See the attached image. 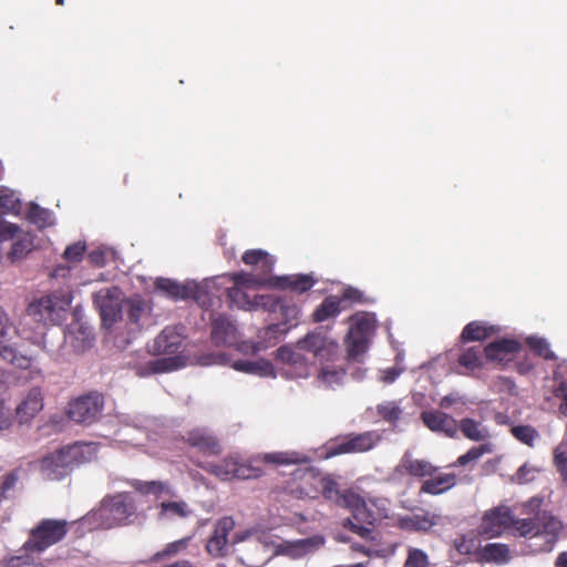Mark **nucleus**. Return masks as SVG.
Returning <instances> with one entry per match:
<instances>
[{
	"label": "nucleus",
	"instance_id": "nucleus-1",
	"mask_svg": "<svg viewBox=\"0 0 567 567\" xmlns=\"http://www.w3.org/2000/svg\"><path fill=\"white\" fill-rule=\"evenodd\" d=\"M308 457L297 452H274L254 456L249 463H241L238 457L229 456L219 463H207L202 467L210 474H214L223 481L231 478L249 480L256 478L262 474L258 463L267 464H297L308 462Z\"/></svg>",
	"mask_w": 567,
	"mask_h": 567
},
{
	"label": "nucleus",
	"instance_id": "nucleus-2",
	"mask_svg": "<svg viewBox=\"0 0 567 567\" xmlns=\"http://www.w3.org/2000/svg\"><path fill=\"white\" fill-rule=\"evenodd\" d=\"M540 505L542 501L537 498L525 503L524 508L534 513V517L515 518L513 516L511 528L514 529L515 535L539 540V543H535L536 551H550L563 529V524L553 515L540 512Z\"/></svg>",
	"mask_w": 567,
	"mask_h": 567
},
{
	"label": "nucleus",
	"instance_id": "nucleus-3",
	"mask_svg": "<svg viewBox=\"0 0 567 567\" xmlns=\"http://www.w3.org/2000/svg\"><path fill=\"white\" fill-rule=\"evenodd\" d=\"M338 344L320 332L308 333L303 339L291 348L280 347L277 350V359L296 369V375L306 378L308 375L309 358L305 352L311 353L312 358L322 360L331 359L337 352Z\"/></svg>",
	"mask_w": 567,
	"mask_h": 567
},
{
	"label": "nucleus",
	"instance_id": "nucleus-4",
	"mask_svg": "<svg viewBox=\"0 0 567 567\" xmlns=\"http://www.w3.org/2000/svg\"><path fill=\"white\" fill-rule=\"evenodd\" d=\"M136 506L128 493L104 497L101 505L82 518V524L91 529H110L127 525L135 516Z\"/></svg>",
	"mask_w": 567,
	"mask_h": 567
},
{
	"label": "nucleus",
	"instance_id": "nucleus-5",
	"mask_svg": "<svg viewBox=\"0 0 567 567\" xmlns=\"http://www.w3.org/2000/svg\"><path fill=\"white\" fill-rule=\"evenodd\" d=\"M94 457L93 443H75L44 456L40 463V471L44 478L59 481L65 477L74 466L90 462Z\"/></svg>",
	"mask_w": 567,
	"mask_h": 567
},
{
	"label": "nucleus",
	"instance_id": "nucleus-6",
	"mask_svg": "<svg viewBox=\"0 0 567 567\" xmlns=\"http://www.w3.org/2000/svg\"><path fill=\"white\" fill-rule=\"evenodd\" d=\"M71 302L72 296L70 292H54L31 302L25 317L43 326L58 324L64 319Z\"/></svg>",
	"mask_w": 567,
	"mask_h": 567
},
{
	"label": "nucleus",
	"instance_id": "nucleus-7",
	"mask_svg": "<svg viewBox=\"0 0 567 567\" xmlns=\"http://www.w3.org/2000/svg\"><path fill=\"white\" fill-rule=\"evenodd\" d=\"M68 527L69 523L64 519H42L30 530L25 548L43 553L50 546L62 540L68 533Z\"/></svg>",
	"mask_w": 567,
	"mask_h": 567
},
{
	"label": "nucleus",
	"instance_id": "nucleus-8",
	"mask_svg": "<svg viewBox=\"0 0 567 567\" xmlns=\"http://www.w3.org/2000/svg\"><path fill=\"white\" fill-rule=\"evenodd\" d=\"M18 336L25 339L31 338V334L28 333L24 329L14 327L6 311L0 307V357L2 360L19 369H27L31 364V359L27 355L18 353L13 347L4 344Z\"/></svg>",
	"mask_w": 567,
	"mask_h": 567
},
{
	"label": "nucleus",
	"instance_id": "nucleus-9",
	"mask_svg": "<svg viewBox=\"0 0 567 567\" xmlns=\"http://www.w3.org/2000/svg\"><path fill=\"white\" fill-rule=\"evenodd\" d=\"M93 302L105 328H111L121 319L124 296L118 287L112 286L100 289L94 293Z\"/></svg>",
	"mask_w": 567,
	"mask_h": 567
},
{
	"label": "nucleus",
	"instance_id": "nucleus-10",
	"mask_svg": "<svg viewBox=\"0 0 567 567\" xmlns=\"http://www.w3.org/2000/svg\"><path fill=\"white\" fill-rule=\"evenodd\" d=\"M102 405V398L99 394H90L72 401L66 414L76 423L91 424L100 415Z\"/></svg>",
	"mask_w": 567,
	"mask_h": 567
},
{
	"label": "nucleus",
	"instance_id": "nucleus-11",
	"mask_svg": "<svg viewBox=\"0 0 567 567\" xmlns=\"http://www.w3.org/2000/svg\"><path fill=\"white\" fill-rule=\"evenodd\" d=\"M383 513L377 506L375 502L357 495V522L367 524L368 526H360L357 524V535L365 539H375L374 524L382 519Z\"/></svg>",
	"mask_w": 567,
	"mask_h": 567
},
{
	"label": "nucleus",
	"instance_id": "nucleus-12",
	"mask_svg": "<svg viewBox=\"0 0 567 567\" xmlns=\"http://www.w3.org/2000/svg\"><path fill=\"white\" fill-rule=\"evenodd\" d=\"M378 327L375 313L357 311V364L369 350Z\"/></svg>",
	"mask_w": 567,
	"mask_h": 567
},
{
	"label": "nucleus",
	"instance_id": "nucleus-13",
	"mask_svg": "<svg viewBox=\"0 0 567 567\" xmlns=\"http://www.w3.org/2000/svg\"><path fill=\"white\" fill-rule=\"evenodd\" d=\"M235 528V520L230 516L218 519L213 535L209 537L206 549L214 557H224L229 551L228 535Z\"/></svg>",
	"mask_w": 567,
	"mask_h": 567
},
{
	"label": "nucleus",
	"instance_id": "nucleus-14",
	"mask_svg": "<svg viewBox=\"0 0 567 567\" xmlns=\"http://www.w3.org/2000/svg\"><path fill=\"white\" fill-rule=\"evenodd\" d=\"M513 524V515L506 507H498L487 512L482 519L481 534L488 537L501 536Z\"/></svg>",
	"mask_w": 567,
	"mask_h": 567
},
{
	"label": "nucleus",
	"instance_id": "nucleus-15",
	"mask_svg": "<svg viewBox=\"0 0 567 567\" xmlns=\"http://www.w3.org/2000/svg\"><path fill=\"white\" fill-rule=\"evenodd\" d=\"M183 326H168L154 339L151 351L154 354H174L178 352L184 340Z\"/></svg>",
	"mask_w": 567,
	"mask_h": 567
},
{
	"label": "nucleus",
	"instance_id": "nucleus-16",
	"mask_svg": "<svg viewBox=\"0 0 567 567\" xmlns=\"http://www.w3.org/2000/svg\"><path fill=\"white\" fill-rule=\"evenodd\" d=\"M485 351L481 344L462 346L457 355L458 373L463 375H475L484 368Z\"/></svg>",
	"mask_w": 567,
	"mask_h": 567
},
{
	"label": "nucleus",
	"instance_id": "nucleus-17",
	"mask_svg": "<svg viewBox=\"0 0 567 567\" xmlns=\"http://www.w3.org/2000/svg\"><path fill=\"white\" fill-rule=\"evenodd\" d=\"M209 282H205L203 287H199L195 282H188L182 285L175 280L167 278H157L155 281V288L163 295L172 299H187V298H199V292L205 287H208Z\"/></svg>",
	"mask_w": 567,
	"mask_h": 567
},
{
	"label": "nucleus",
	"instance_id": "nucleus-18",
	"mask_svg": "<svg viewBox=\"0 0 567 567\" xmlns=\"http://www.w3.org/2000/svg\"><path fill=\"white\" fill-rule=\"evenodd\" d=\"M43 409V394L40 388H31L16 408V415L20 424L30 423Z\"/></svg>",
	"mask_w": 567,
	"mask_h": 567
},
{
	"label": "nucleus",
	"instance_id": "nucleus-19",
	"mask_svg": "<svg viewBox=\"0 0 567 567\" xmlns=\"http://www.w3.org/2000/svg\"><path fill=\"white\" fill-rule=\"evenodd\" d=\"M269 295H254L250 296L249 290L233 284L228 288V298L231 305L244 310H265Z\"/></svg>",
	"mask_w": 567,
	"mask_h": 567
},
{
	"label": "nucleus",
	"instance_id": "nucleus-20",
	"mask_svg": "<svg viewBox=\"0 0 567 567\" xmlns=\"http://www.w3.org/2000/svg\"><path fill=\"white\" fill-rule=\"evenodd\" d=\"M423 423L433 432H442L449 437L457 434V422L441 411H424L421 414Z\"/></svg>",
	"mask_w": 567,
	"mask_h": 567
},
{
	"label": "nucleus",
	"instance_id": "nucleus-21",
	"mask_svg": "<svg viewBox=\"0 0 567 567\" xmlns=\"http://www.w3.org/2000/svg\"><path fill=\"white\" fill-rule=\"evenodd\" d=\"M186 442L199 452L216 455L221 452L217 437L207 429L196 427L187 433Z\"/></svg>",
	"mask_w": 567,
	"mask_h": 567
},
{
	"label": "nucleus",
	"instance_id": "nucleus-22",
	"mask_svg": "<svg viewBox=\"0 0 567 567\" xmlns=\"http://www.w3.org/2000/svg\"><path fill=\"white\" fill-rule=\"evenodd\" d=\"M522 344L514 339H501L484 347L486 361L505 362L511 360V355L518 352Z\"/></svg>",
	"mask_w": 567,
	"mask_h": 567
},
{
	"label": "nucleus",
	"instance_id": "nucleus-23",
	"mask_svg": "<svg viewBox=\"0 0 567 567\" xmlns=\"http://www.w3.org/2000/svg\"><path fill=\"white\" fill-rule=\"evenodd\" d=\"M316 487L326 499L333 501L340 506L352 508L354 505V494L351 491L340 494L337 483L330 477L316 478Z\"/></svg>",
	"mask_w": 567,
	"mask_h": 567
},
{
	"label": "nucleus",
	"instance_id": "nucleus-24",
	"mask_svg": "<svg viewBox=\"0 0 567 567\" xmlns=\"http://www.w3.org/2000/svg\"><path fill=\"white\" fill-rule=\"evenodd\" d=\"M265 310L270 313H279L284 319L285 328H291L296 326L299 319L300 309L295 303H288L278 297L269 295Z\"/></svg>",
	"mask_w": 567,
	"mask_h": 567
},
{
	"label": "nucleus",
	"instance_id": "nucleus-25",
	"mask_svg": "<svg viewBox=\"0 0 567 567\" xmlns=\"http://www.w3.org/2000/svg\"><path fill=\"white\" fill-rule=\"evenodd\" d=\"M212 339L217 346H231L237 340L235 324L225 316L213 318Z\"/></svg>",
	"mask_w": 567,
	"mask_h": 567
},
{
	"label": "nucleus",
	"instance_id": "nucleus-26",
	"mask_svg": "<svg viewBox=\"0 0 567 567\" xmlns=\"http://www.w3.org/2000/svg\"><path fill=\"white\" fill-rule=\"evenodd\" d=\"M405 474L413 477H432L437 467L426 460H419L412 457L410 452L404 453L399 465Z\"/></svg>",
	"mask_w": 567,
	"mask_h": 567
},
{
	"label": "nucleus",
	"instance_id": "nucleus-27",
	"mask_svg": "<svg viewBox=\"0 0 567 567\" xmlns=\"http://www.w3.org/2000/svg\"><path fill=\"white\" fill-rule=\"evenodd\" d=\"M272 287L288 289L293 292L302 293L310 290L316 280L311 275L293 274L281 277H272Z\"/></svg>",
	"mask_w": 567,
	"mask_h": 567
},
{
	"label": "nucleus",
	"instance_id": "nucleus-28",
	"mask_svg": "<svg viewBox=\"0 0 567 567\" xmlns=\"http://www.w3.org/2000/svg\"><path fill=\"white\" fill-rule=\"evenodd\" d=\"M457 483V476L454 473H444L437 476H432L425 480L421 487L420 493L429 494V495H440L452 487H454Z\"/></svg>",
	"mask_w": 567,
	"mask_h": 567
},
{
	"label": "nucleus",
	"instance_id": "nucleus-29",
	"mask_svg": "<svg viewBox=\"0 0 567 567\" xmlns=\"http://www.w3.org/2000/svg\"><path fill=\"white\" fill-rule=\"evenodd\" d=\"M281 323H272L258 333V341L252 344V353H257L275 346L287 332Z\"/></svg>",
	"mask_w": 567,
	"mask_h": 567
},
{
	"label": "nucleus",
	"instance_id": "nucleus-30",
	"mask_svg": "<svg viewBox=\"0 0 567 567\" xmlns=\"http://www.w3.org/2000/svg\"><path fill=\"white\" fill-rule=\"evenodd\" d=\"M231 368L239 372L255 374L262 378L276 377L271 362L266 359H258L256 361L237 360L231 363Z\"/></svg>",
	"mask_w": 567,
	"mask_h": 567
},
{
	"label": "nucleus",
	"instance_id": "nucleus-31",
	"mask_svg": "<svg viewBox=\"0 0 567 567\" xmlns=\"http://www.w3.org/2000/svg\"><path fill=\"white\" fill-rule=\"evenodd\" d=\"M496 332L493 326H488L483 321H472L467 323L460 336L462 343L471 341H484Z\"/></svg>",
	"mask_w": 567,
	"mask_h": 567
},
{
	"label": "nucleus",
	"instance_id": "nucleus-32",
	"mask_svg": "<svg viewBox=\"0 0 567 567\" xmlns=\"http://www.w3.org/2000/svg\"><path fill=\"white\" fill-rule=\"evenodd\" d=\"M158 508V517L161 519L187 518L193 514V509L184 501L162 502Z\"/></svg>",
	"mask_w": 567,
	"mask_h": 567
},
{
	"label": "nucleus",
	"instance_id": "nucleus-33",
	"mask_svg": "<svg viewBox=\"0 0 567 567\" xmlns=\"http://www.w3.org/2000/svg\"><path fill=\"white\" fill-rule=\"evenodd\" d=\"M227 278L235 285L243 287L247 290H257L264 286L272 287V277L265 278L257 275L248 274V272H236L233 275H228Z\"/></svg>",
	"mask_w": 567,
	"mask_h": 567
},
{
	"label": "nucleus",
	"instance_id": "nucleus-34",
	"mask_svg": "<svg viewBox=\"0 0 567 567\" xmlns=\"http://www.w3.org/2000/svg\"><path fill=\"white\" fill-rule=\"evenodd\" d=\"M64 338L72 343L76 351H84L87 347H91L93 341L92 330L80 324L71 326Z\"/></svg>",
	"mask_w": 567,
	"mask_h": 567
},
{
	"label": "nucleus",
	"instance_id": "nucleus-35",
	"mask_svg": "<svg viewBox=\"0 0 567 567\" xmlns=\"http://www.w3.org/2000/svg\"><path fill=\"white\" fill-rule=\"evenodd\" d=\"M42 551H34L33 549H27L25 543L19 550V554L10 557L7 560L9 567H45L41 561L40 555Z\"/></svg>",
	"mask_w": 567,
	"mask_h": 567
},
{
	"label": "nucleus",
	"instance_id": "nucleus-36",
	"mask_svg": "<svg viewBox=\"0 0 567 567\" xmlns=\"http://www.w3.org/2000/svg\"><path fill=\"white\" fill-rule=\"evenodd\" d=\"M243 261L249 266H257L264 275L270 272L275 265L274 257L262 249L247 250L243 255Z\"/></svg>",
	"mask_w": 567,
	"mask_h": 567
},
{
	"label": "nucleus",
	"instance_id": "nucleus-37",
	"mask_svg": "<svg viewBox=\"0 0 567 567\" xmlns=\"http://www.w3.org/2000/svg\"><path fill=\"white\" fill-rule=\"evenodd\" d=\"M18 228H20L18 226ZM12 248L8 255L11 261H17L25 257L33 249V240L29 234L23 233L21 229L17 231L13 238Z\"/></svg>",
	"mask_w": 567,
	"mask_h": 567
},
{
	"label": "nucleus",
	"instance_id": "nucleus-38",
	"mask_svg": "<svg viewBox=\"0 0 567 567\" xmlns=\"http://www.w3.org/2000/svg\"><path fill=\"white\" fill-rule=\"evenodd\" d=\"M132 486L143 493V494H152L156 497H161L163 495L174 496V488L167 482L162 481H133Z\"/></svg>",
	"mask_w": 567,
	"mask_h": 567
},
{
	"label": "nucleus",
	"instance_id": "nucleus-39",
	"mask_svg": "<svg viewBox=\"0 0 567 567\" xmlns=\"http://www.w3.org/2000/svg\"><path fill=\"white\" fill-rule=\"evenodd\" d=\"M437 518L436 515L429 514L413 515L402 519V526L409 530L427 532L437 524Z\"/></svg>",
	"mask_w": 567,
	"mask_h": 567
},
{
	"label": "nucleus",
	"instance_id": "nucleus-40",
	"mask_svg": "<svg viewBox=\"0 0 567 567\" xmlns=\"http://www.w3.org/2000/svg\"><path fill=\"white\" fill-rule=\"evenodd\" d=\"M27 218L39 228L52 226L54 224V216L51 210L40 207L31 203L27 213Z\"/></svg>",
	"mask_w": 567,
	"mask_h": 567
},
{
	"label": "nucleus",
	"instance_id": "nucleus-41",
	"mask_svg": "<svg viewBox=\"0 0 567 567\" xmlns=\"http://www.w3.org/2000/svg\"><path fill=\"white\" fill-rule=\"evenodd\" d=\"M340 312V300L337 297L330 296L315 310L312 317L313 321L322 322L337 316Z\"/></svg>",
	"mask_w": 567,
	"mask_h": 567
},
{
	"label": "nucleus",
	"instance_id": "nucleus-42",
	"mask_svg": "<svg viewBox=\"0 0 567 567\" xmlns=\"http://www.w3.org/2000/svg\"><path fill=\"white\" fill-rule=\"evenodd\" d=\"M127 316L131 322L140 324V321L148 313V305L140 297H133L125 302Z\"/></svg>",
	"mask_w": 567,
	"mask_h": 567
},
{
	"label": "nucleus",
	"instance_id": "nucleus-43",
	"mask_svg": "<svg viewBox=\"0 0 567 567\" xmlns=\"http://www.w3.org/2000/svg\"><path fill=\"white\" fill-rule=\"evenodd\" d=\"M458 430L465 437L472 441H483L487 436V433L481 427V424L470 417L461 420L460 425H457V431Z\"/></svg>",
	"mask_w": 567,
	"mask_h": 567
},
{
	"label": "nucleus",
	"instance_id": "nucleus-44",
	"mask_svg": "<svg viewBox=\"0 0 567 567\" xmlns=\"http://www.w3.org/2000/svg\"><path fill=\"white\" fill-rule=\"evenodd\" d=\"M483 556L488 561L504 564L509 560V548L504 544H487L483 548Z\"/></svg>",
	"mask_w": 567,
	"mask_h": 567
},
{
	"label": "nucleus",
	"instance_id": "nucleus-45",
	"mask_svg": "<svg viewBox=\"0 0 567 567\" xmlns=\"http://www.w3.org/2000/svg\"><path fill=\"white\" fill-rule=\"evenodd\" d=\"M354 451V439L347 437L331 442L322 453L321 457L329 458L343 453H351Z\"/></svg>",
	"mask_w": 567,
	"mask_h": 567
},
{
	"label": "nucleus",
	"instance_id": "nucleus-46",
	"mask_svg": "<svg viewBox=\"0 0 567 567\" xmlns=\"http://www.w3.org/2000/svg\"><path fill=\"white\" fill-rule=\"evenodd\" d=\"M377 412L384 421L389 423H396L403 413L399 402L386 401L377 406Z\"/></svg>",
	"mask_w": 567,
	"mask_h": 567
},
{
	"label": "nucleus",
	"instance_id": "nucleus-47",
	"mask_svg": "<svg viewBox=\"0 0 567 567\" xmlns=\"http://www.w3.org/2000/svg\"><path fill=\"white\" fill-rule=\"evenodd\" d=\"M513 436L519 442L533 447L538 432L532 425H516L511 429Z\"/></svg>",
	"mask_w": 567,
	"mask_h": 567
},
{
	"label": "nucleus",
	"instance_id": "nucleus-48",
	"mask_svg": "<svg viewBox=\"0 0 567 567\" xmlns=\"http://www.w3.org/2000/svg\"><path fill=\"white\" fill-rule=\"evenodd\" d=\"M343 378H344L343 369H337V368H332L330 365L323 367L319 374L320 381L323 382L327 386H331V388L334 385L341 384Z\"/></svg>",
	"mask_w": 567,
	"mask_h": 567
},
{
	"label": "nucleus",
	"instance_id": "nucleus-49",
	"mask_svg": "<svg viewBox=\"0 0 567 567\" xmlns=\"http://www.w3.org/2000/svg\"><path fill=\"white\" fill-rule=\"evenodd\" d=\"M528 347L539 357L546 360L555 359V353L550 350L548 342L543 338L529 337L526 339Z\"/></svg>",
	"mask_w": 567,
	"mask_h": 567
},
{
	"label": "nucleus",
	"instance_id": "nucleus-50",
	"mask_svg": "<svg viewBox=\"0 0 567 567\" xmlns=\"http://www.w3.org/2000/svg\"><path fill=\"white\" fill-rule=\"evenodd\" d=\"M396 364L391 368H386L380 370L379 372V381L384 384H391L396 381V379L405 371V367L401 365L402 357L398 354L395 357Z\"/></svg>",
	"mask_w": 567,
	"mask_h": 567
},
{
	"label": "nucleus",
	"instance_id": "nucleus-51",
	"mask_svg": "<svg viewBox=\"0 0 567 567\" xmlns=\"http://www.w3.org/2000/svg\"><path fill=\"white\" fill-rule=\"evenodd\" d=\"M178 358L155 359L147 363L148 373L173 371L178 368Z\"/></svg>",
	"mask_w": 567,
	"mask_h": 567
},
{
	"label": "nucleus",
	"instance_id": "nucleus-52",
	"mask_svg": "<svg viewBox=\"0 0 567 567\" xmlns=\"http://www.w3.org/2000/svg\"><path fill=\"white\" fill-rule=\"evenodd\" d=\"M491 450L487 445H480L471 447L465 454L457 457L454 465L455 466H465L471 462L477 461L485 453H488Z\"/></svg>",
	"mask_w": 567,
	"mask_h": 567
},
{
	"label": "nucleus",
	"instance_id": "nucleus-53",
	"mask_svg": "<svg viewBox=\"0 0 567 567\" xmlns=\"http://www.w3.org/2000/svg\"><path fill=\"white\" fill-rule=\"evenodd\" d=\"M297 543L305 557L319 550L324 545V538L320 535H316L309 538L298 539Z\"/></svg>",
	"mask_w": 567,
	"mask_h": 567
},
{
	"label": "nucleus",
	"instance_id": "nucleus-54",
	"mask_svg": "<svg viewBox=\"0 0 567 567\" xmlns=\"http://www.w3.org/2000/svg\"><path fill=\"white\" fill-rule=\"evenodd\" d=\"M404 567H429V557L421 549L410 548Z\"/></svg>",
	"mask_w": 567,
	"mask_h": 567
},
{
	"label": "nucleus",
	"instance_id": "nucleus-55",
	"mask_svg": "<svg viewBox=\"0 0 567 567\" xmlns=\"http://www.w3.org/2000/svg\"><path fill=\"white\" fill-rule=\"evenodd\" d=\"M380 436L377 432H365L357 435V452H367L371 450L378 442Z\"/></svg>",
	"mask_w": 567,
	"mask_h": 567
},
{
	"label": "nucleus",
	"instance_id": "nucleus-56",
	"mask_svg": "<svg viewBox=\"0 0 567 567\" xmlns=\"http://www.w3.org/2000/svg\"><path fill=\"white\" fill-rule=\"evenodd\" d=\"M1 208L4 213L19 214L21 209V200L13 192L1 195Z\"/></svg>",
	"mask_w": 567,
	"mask_h": 567
},
{
	"label": "nucleus",
	"instance_id": "nucleus-57",
	"mask_svg": "<svg viewBox=\"0 0 567 567\" xmlns=\"http://www.w3.org/2000/svg\"><path fill=\"white\" fill-rule=\"evenodd\" d=\"M85 248V243L78 241L72 244L65 248L63 257L69 262H79L84 255Z\"/></svg>",
	"mask_w": 567,
	"mask_h": 567
},
{
	"label": "nucleus",
	"instance_id": "nucleus-58",
	"mask_svg": "<svg viewBox=\"0 0 567 567\" xmlns=\"http://www.w3.org/2000/svg\"><path fill=\"white\" fill-rule=\"evenodd\" d=\"M277 551L281 555H285L292 559H299L302 558L303 555L301 554V550L299 548V545L297 540L295 542H284L278 546Z\"/></svg>",
	"mask_w": 567,
	"mask_h": 567
},
{
	"label": "nucleus",
	"instance_id": "nucleus-59",
	"mask_svg": "<svg viewBox=\"0 0 567 567\" xmlns=\"http://www.w3.org/2000/svg\"><path fill=\"white\" fill-rule=\"evenodd\" d=\"M187 542H188V539L185 538V539H181V540H177V542L168 544L163 551L156 553L153 556L152 560L158 561L163 557L172 556V555L177 554L181 549L186 547Z\"/></svg>",
	"mask_w": 567,
	"mask_h": 567
},
{
	"label": "nucleus",
	"instance_id": "nucleus-60",
	"mask_svg": "<svg viewBox=\"0 0 567 567\" xmlns=\"http://www.w3.org/2000/svg\"><path fill=\"white\" fill-rule=\"evenodd\" d=\"M553 395L560 400L559 412L567 416V382H559L558 385L554 389Z\"/></svg>",
	"mask_w": 567,
	"mask_h": 567
},
{
	"label": "nucleus",
	"instance_id": "nucleus-61",
	"mask_svg": "<svg viewBox=\"0 0 567 567\" xmlns=\"http://www.w3.org/2000/svg\"><path fill=\"white\" fill-rule=\"evenodd\" d=\"M554 463L564 481L567 482V455L564 452H555Z\"/></svg>",
	"mask_w": 567,
	"mask_h": 567
},
{
	"label": "nucleus",
	"instance_id": "nucleus-62",
	"mask_svg": "<svg viewBox=\"0 0 567 567\" xmlns=\"http://www.w3.org/2000/svg\"><path fill=\"white\" fill-rule=\"evenodd\" d=\"M18 482V476L16 473H9L3 476V481L0 485V494L2 497H7L8 492L16 485Z\"/></svg>",
	"mask_w": 567,
	"mask_h": 567
},
{
	"label": "nucleus",
	"instance_id": "nucleus-63",
	"mask_svg": "<svg viewBox=\"0 0 567 567\" xmlns=\"http://www.w3.org/2000/svg\"><path fill=\"white\" fill-rule=\"evenodd\" d=\"M12 425V416L8 409L0 405V431H6Z\"/></svg>",
	"mask_w": 567,
	"mask_h": 567
},
{
	"label": "nucleus",
	"instance_id": "nucleus-64",
	"mask_svg": "<svg viewBox=\"0 0 567 567\" xmlns=\"http://www.w3.org/2000/svg\"><path fill=\"white\" fill-rule=\"evenodd\" d=\"M90 261L95 266H103L105 264V252L102 249L93 250L89 254Z\"/></svg>",
	"mask_w": 567,
	"mask_h": 567
}]
</instances>
